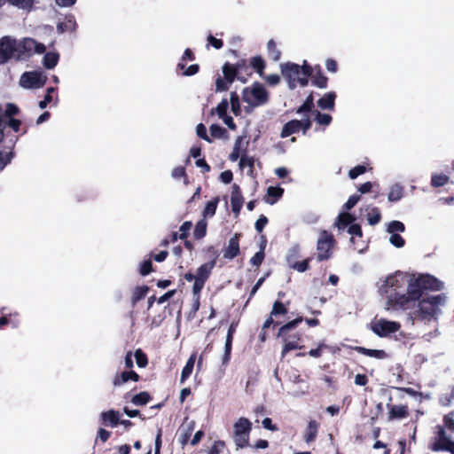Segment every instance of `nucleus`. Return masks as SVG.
<instances>
[{"mask_svg": "<svg viewBox=\"0 0 454 454\" xmlns=\"http://www.w3.org/2000/svg\"><path fill=\"white\" fill-rule=\"evenodd\" d=\"M335 93L328 92L325 94L317 102V105L322 109H329L333 110L334 108V100H335Z\"/></svg>", "mask_w": 454, "mask_h": 454, "instance_id": "dca6fc26", "label": "nucleus"}, {"mask_svg": "<svg viewBox=\"0 0 454 454\" xmlns=\"http://www.w3.org/2000/svg\"><path fill=\"white\" fill-rule=\"evenodd\" d=\"M195 427V422L194 421H190L189 423H187V425L185 426V432L184 434L182 435L181 439H180V442L181 444L184 445L187 443L193 429Z\"/></svg>", "mask_w": 454, "mask_h": 454, "instance_id": "4c0bfd02", "label": "nucleus"}, {"mask_svg": "<svg viewBox=\"0 0 454 454\" xmlns=\"http://www.w3.org/2000/svg\"><path fill=\"white\" fill-rule=\"evenodd\" d=\"M239 253V235L235 234L232 238L230 239L228 247H226L223 256L227 259H233Z\"/></svg>", "mask_w": 454, "mask_h": 454, "instance_id": "f8f14e48", "label": "nucleus"}, {"mask_svg": "<svg viewBox=\"0 0 454 454\" xmlns=\"http://www.w3.org/2000/svg\"><path fill=\"white\" fill-rule=\"evenodd\" d=\"M450 436L447 434L444 428L438 427V439L442 443H450Z\"/></svg>", "mask_w": 454, "mask_h": 454, "instance_id": "680f3d73", "label": "nucleus"}, {"mask_svg": "<svg viewBox=\"0 0 454 454\" xmlns=\"http://www.w3.org/2000/svg\"><path fill=\"white\" fill-rule=\"evenodd\" d=\"M446 300L447 297L443 294L421 295L407 310H410L409 315L414 321L424 324L436 322L446 304Z\"/></svg>", "mask_w": 454, "mask_h": 454, "instance_id": "7ed1b4c3", "label": "nucleus"}, {"mask_svg": "<svg viewBox=\"0 0 454 454\" xmlns=\"http://www.w3.org/2000/svg\"><path fill=\"white\" fill-rule=\"evenodd\" d=\"M280 71L290 90L295 89L298 85L307 86L309 78L312 74V68L306 60L301 66L293 62L283 63L280 65Z\"/></svg>", "mask_w": 454, "mask_h": 454, "instance_id": "20e7f679", "label": "nucleus"}, {"mask_svg": "<svg viewBox=\"0 0 454 454\" xmlns=\"http://www.w3.org/2000/svg\"><path fill=\"white\" fill-rule=\"evenodd\" d=\"M216 206H217V200L208 201L204 209V215L205 216L214 215L215 213V210H216Z\"/></svg>", "mask_w": 454, "mask_h": 454, "instance_id": "09e8293b", "label": "nucleus"}, {"mask_svg": "<svg viewBox=\"0 0 454 454\" xmlns=\"http://www.w3.org/2000/svg\"><path fill=\"white\" fill-rule=\"evenodd\" d=\"M335 239L330 232L322 231L317 241V257L318 261H325L332 257Z\"/></svg>", "mask_w": 454, "mask_h": 454, "instance_id": "423d86ee", "label": "nucleus"}, {"mask_svg": "<svg viewBox=\"0 0 454 454\" xmlns=\"http://www.w3.org/2000/svg\"><path fill=\"white\" fill-rule=\"evenodd\" d=\"M301 341V335L298 334L286 338L284 340V348L281 353V357H285V356L293 349H301L302 348Z\"/></svg>", "mask_w": 454, "mask_h": 454, "instance_id": "9b49d317", "label": "nucleus"}, {"mask_svg": "<svg viewBox=\"0 0 454 454\" xmlns=\"http://www.w3.org/2000/svg\"><path fill=\"white\" fill-rule=\"evenodd\" d=\"M19 113V108L17 106L8 103L5 105V108H3V114H4L5 117L11 119L13 115H16Z\"/></svg>", "mask_w": 454, "mask_h": 454, "instance_id": "a19ab883", "label": "nucleus"}, {"mask_svg": "<svg viewBox=\"0 0 454 454\" xmlns=\"http://www.w3.org/2000/svg\"><path fill=\"white\" fill-rule=\"evenodd\" d=\"M449 181V176L443 174H434L431 179V185L434 187H442Z\"/></svg>", "mask_w": 454, "mask_h": 454, "instance_id": "473e14b6", "label": "nucleus"}, {"mask_svg": "<svg viewBox=\"0 0 454 454\" xmlns=\"http://www.w3.org/2000/svg\"><path fill=\"white\" fill-rule=\"evenodd\" d=\"M264 259V252L263 248H262L259 252H257L250 260V262L254 266H259L262 264Z\"/></svg>", "mask_w": 454, "mask_h": 454, "instance_id": "13d9d810", "label": "nucleus"}, {"mask_svg": "<svg viewBox=\"0 0 454 454\" xmlns=\"http://www.w3.org/2000/svg\"><path fill=\"white\" fill-rule=\"evenodd\" d=\"M309 259H306L301 262H294L289 267L298 272H304L309 269Z\"/></svg>", "mask_w": 454, "mask_h": 454, "instance_id": "37998d69", "label": "nucleus"}, {"mask_svg": "<svg viewBox=\"0 0 454 454\" xmlns=\"http://www.w3.org/2000/svg\"><path fill=\"white\" fill-rule=\"evenodd\" d=\"M192 228V223L191 222H184L179 228V239H184L187 237L188 231Z\"/></svg>", "mask_w": 454, "mask_h": 454, "instance_id": "052dcab7", "label": "nucleus"}, {"mask_svg": "<svg viewBox=\"0 0 454 454\" xmlns=\"http://www.w3.org/2000/svg\"><path fill=\"white\" fill-rule=\"evenodd\" d=\"M401 325L398 322L384 318L374 319L370 324V329L380 337H387L399 331Z\"/></svg>", "mask_w": 454, "mask_h": 454, "instance_id": "6e6552de", "label": "nucleus"}, {"mask_svg": "<svg viewBox=\"0 0 454 454\" xmlns=\"http://www.w3.org/2000/svg\"><path fill=\"white\" fill-rule=\"evenodd\" d=\"M267 51L269 53L270 58L273 61H278L280 59L281 52L279 50H278L276 43L274 40H270L267 43Z\"/></svg>", "mask_w": 454, "mask_h": 454, "instance_id": "c756f323", "label": "nucleus"}, {"mask_svg": "<svg viewBox=\"0 0 454 454\" xmlns=\"http://www.w3.org/2000/svg\"><path fill=\"white\" fill-rule=\"evenodd\" d=\"M210 134L213 137L221 138L226 133V130L217 124H213L209 128Z\"/></svg>", "mask_w": 454, "mask_h": 454, "instance_id": "ea45409f", "label": "nucleus"}, {"mask_svg": "<svg viewBox=\"0 0 454 454\" xmlns=\"http://www.w3.org/2000/svg\"><path fill=\"white\" fill-rule=\"evenodd\" d=\"M242 99L247 104L245 107V111L250 114L255 107L264 106L268 103L269 92L262 84L254 82L243 90Z\"/></svg>", "mask_w": 454, "mask_h": 454, "instance_id": "39448f33", "label": "nucleus"}, {"mask_svg": "<svg viewBox=\"0 0 454 454\" xmlns=\"http://www.w3.org/2000/svg\"><path fill=\"white\" fill-rule=\"evenodd\" d=\"M405 231L404 224L399 221H391L387 224V231L389 234L401 233Z\"/></svg>", "mask_w": 454, "mask_h": 454, "instance_id": "2f4dec72", "label": "nucleus"}, {"mask_svg": "<svg viewBox=\"0 0 454 454\" xmlns=\"http://www.w3.org/2000/svg\"><path fill=\"white\" fill-rule=\"evenodd\" d=\"M348 232L352 236L350 241L353 242L354 237H362V230L358 224H351L348 226Z\"/></svg>", "mask_w": 454, "mask_h": 454, "instance_id": "3c124183", "label": "nucleus"}, {"mask_svg": "<svg viewBox=\"0 0 454 454\" xmlns=\"http://www.w3.org/2000/svg\"><path fill=\"white\" fill-rule=\"evenodd\" d=\"M224 446L223 442L218 441L214 443L208 451V454H220Z\"/></svg>", "mask_w": 454, "mask_h": 454, "instance_id": "774afa93", "label": "nucleus"}, {"mask_svg": "<svg viewBox=\"0 0 454 454\" xmlns=\"http://www.w3.org/2000/svg\"><path fill=\"white\" fill-rule=\"evenodd\" d=\"M299 256H300V246L297 244L292 246L288 249L286 256V260L288 266L293 264L294 262H297L296 260L299 258Z\"/></svg>", "mask_w": 454, "mask_h": 454, "instance_id": "bb28decb", "label": "nucleus"}, {"mask_svg": "<svg viewBox=\"0 0 454 454\" xmlns=\"http://www.w3.org/2000/svg\"><path fill=\"white\" fill-rule=\"evenodd\" d=\"M230 105L231 112L234 114V115L239 116L241 114V106L239 103V98L236 92L231 93Z\"/></svg>", "mask_w": 454, "mask_h": 454, "instance_id": "cd10ccee", "label": "nucleus"}, {"mask_svg": "<svg viewBox=\"0 0 454 454\" xmlns=\"http://www.w3.org/2000/svg\"><path fill=\"white\" fill-rule=\"evenodd\" d=\"M313 106V97L312 95H309L305 102L302 104V106H301L298 110H297V114H304V113H308L310 111L311 107Z\"/></svg>", "mask_w": 454, "mask_h": 454, "instance_id": "a18cd8bd", "label": "nucleus"}, {"mask_svg": "<svg viewBox=\"0 0 454 454\" xmlns=\"http://www.w3.org/2000/svg\"><path fill=\"white\" fill-rule=\"evenodd\" d=\"M252 65L254 68L256 70V72L262 76V70L264 68V62L262 58L255 57L252 60Z\"/></svg>", "mask_w": 454, "mask_h": 454, "instance_id": "864d4df0", "label": "nucleus"}, {"mask_svg": "<svg viewBox=\"0 0 454 454\" xmlns=\"http://www.w3.org/2000/svg\"><path fill=\"white\" fill-rule=\"evenodd\" d=\"M196 133H197L198 137H200V138H202L209 143L211 142V139L209 138V137L207 134V129L202 123H200L197 126Z\"/></svg>", "mask_w": 454, "mask_h": 454, "instance_id": "bf43d9fd", "label": "nucleus"}, {"mask_svg": "<svg viewBox=\"0 0 454 454\" xmlns=\"http://www.w3.org/2000/svg\"><path fill=\"white\" fill-rule=\"evenodd\" d=\"M215 264V261L213 260L211 262H206L202 264L196 272V278L200 279L203 281H207V279L209 278L212 270L214 269Z\"/></svg>", "mask_w": 454, "mask_h": 454, "instance_id": "4468645a", "label": "nucleus"}, {"mask_svg": "<svg viewBox=\"0 0 454 454\" xmlns=\"http://www.w3.org/2000/svg\"><path fill=\"white\" fill-rule=\"evenodd\" d=\"M301 129V123L298 120H293L288 121L281 131V137H286L292 134L298 132Z\"/></svg>", "mask_w": 454, "mask_h": 454, "instance_id": "a211bd4d", "label": "nucleus"}, {"mask_svg": "<svg viewBox=\"0 0 454 454\" xmlns=\"http://www.w3.org/2000/svg\"><path fill=\"white\" fill-rule=\"evenodd\" d=\"M355 218L349 213H341L336 219L335 226L339 230H344L348 225L350 226Z\"/></svg>", "mask_w": 454, "mask_h": 454, "instance_id": "aec40b11", "label": "nucleus"}, {"mask_svg": "<svg viewBox=\"0 0 454 454\" xmlns=\"http://www.w3.org/2000/svg\"><path fill=\"white\" fill-rule=\"evenodd\" d=\"M408 415L407 407L403 405H393L389 411L390 419H403Z\"/></svg>", "mask_w": 454, "mask_h": 454, "instance_id": "393cba45", "label": "nucleus"}, {"mask_svg": "<svg viewBox=\"0 0 454 454\" xmlns=\"http://www.w3.org/2000/svg\"><path fill=\"white\" fill-rule=\"evenodd\" d=\"M403 196V187L399 184H395L390 186L387 199L391 202L400 200Z\"/></svg>", "mask_w": 454, "mask_h": 454, "instance_id": "f3484780", "label": "nucleus"}, {"mask_svg": "<svg viewBox=\"0 0 454 454\" xmlns=\"http://www.w3.org/2000/svg\"><path fill=\"white\" fill-rule=\"evenodd\" d=\"M147 292L148 287L145 286L136 287L131 297L132 305L134 306L138 301L142 300L146 295Z\"/></svg>", "mask_w": 454, "mask_h": 454, "instance_id": "c85d7f7f", "label": "nucleus"}, {"mask_svg": "<svg viewBox=\"0 0 454 454\" xmlns=\"http://www.w3.org/2000/svg\"><path fill=\"white\" fill-rule=\"evenodd\" d=\"M196 361V354L193 353L189 357L188 361L186 362V364L183 368L182 373H181V382L184 383L186 379L190 377V375L192 372L194 364Z\"/></svg>", "mask_w": 454, "mask_h": 454, "instance_id": "4be33fe9", "label": "nucleus"}, {"mask_svg": "<svg viewBox=\"0 0 454 454\" xmlns=\"http://www.w3.org/2000/svg\"><path fill=\"white\" fill-rule=\"evenodd\" d=\"M121 414L119 411L110 410L101 413V419L106 426L115 427L120 422Z\"/></svg>", "mask_w": 454, "mask_h": 454, "instance_id": "ddd939ff", "label": "nucleus"}, {"mask_svg": "<svg viewBox=\"0 0 454 454\" xmlns=\"http://www.w3.org/2000/svg\"><path fill=\"white\" fill-rule=\"evenodd\" d=\"M263 79L271 86H276L280 82V77L278 74H269L263 76Z\"/></svg>", "mask_w": 454, "mask_h": 454, "instance_id": "338daca9", "label": "nucleus"}, {"mask_svg": "<svg viewBox=\"0 0 454 454\" xmlns=\"http://www.w3.org/2000/svg\"><path fill=\"white\" fill-rule=\"evenodd\" d=\"M252 428L251 422L246 418H240L234 425V441L238 447L244 448L248 445L249 434Z\"/></svg>", "mask_w": 454, "mask_h": 454, "instance_id": "0eeeda50", "label": "nucleus"}, {"mask_svg": "<svg viewBox=\"0 0 454 454\" xmlns=\"http://www.w3.org/2000/svg\"><path fill=\"white\" fill-rule=\"evenodd\" d=\"M284 190L279 187L270 186L267 190L268 198L266 199V202L268 204H274L278 199H279L283 194Z\"/></svg>", "mask_w": 454, "mask_h": 454, "instance_id": "5701e85b", "label": "nucleus"}, {"mask_svg": "<svg viewBox=\"0 0 454 454\" xmlns=\"http://www.w3.org/2000/svg\"><path fill=\"white\" fill-rule=\"evenodd\" d=\"M302 321V317H297L294 320H292L288 322L287 324L284 325L278 332V335L282 336L285 333H286L288 331L294 329Z\"/></svg>", "mask_w": 454, "mask_h": 454, "instance_id": "f704fd0d", "label": "nucleus"}, {"mask_svg": "<svg viewBox=\"0 0 454 454\" xmlns=\"http://www.w3.org/2000/svg\"><path fill=\"white\" fill-rule=\"evenodd\" d=\"M355 349L362 355L376 359H385L387 357L386 352L381 349H370L364 347H356Z\"/></svg>", "mask_w": 454, "mask_h": 454, "instance_id": "2eb2a0df", "label": "nucleus"}, {"mask_svg": "<svg viewBox=\"0 0 454 454\" xmlns=\"http://www.w3.org/2000/svg\"><path fill=\"white\" fill-rule=\"evenodd\" d=\"M47 80L43 71H32L24 73L20 80V84L26 89H37L43 87Z\"/></svg>", "mask_w": 454, "mask_h": 454, "instance_id": "1a4fd4ad", "label": "nucleus"}, {"mask_svg": "<svg viewBox=\"0 0 454 454\" xmlns=\"http://www.w3.org/2000/svg\"><path fill=\"white\" fill-rule=\"evenodd\" d=\"M138 378H139L138 374L133 371L124 372L121 373V376H118L114 379V385L120 386L129 380L137 381Z\"/></svg>", "mask_w": 454, "mask_h": 454, "instance_id": "412c9836", "label": "nucleus"}, {"mask_svg": "<svg viewBox=\"0 0 454 454\" xmlns=\"http://www.w3.org/2000/svg\"><path fill=\"white\" fill-rule=\"evenodd\" d=\"M231 84V83H229L225 78L223 79L221 77H218L215 82L216 91L227 90Z\"/></svg>", "mask_w": 454, "mask_h": 454, "instance_id": "4d7b16f0", "label": "nucleus"}, {"mask_svg": "<svg viewBox=\"0 0 454 454\" xmlns=\"http://www.w3.org/2000/svg\"><path fill=\"white\" fill-rule=\"evenodd\" d=\"M380 218H381V214H380V209L378 207L371 208V210L369 211V213L367 215V221H368L369 224H371V225L377 224L380 221Z\"/></svg>", "mask_w": 454, "mask_h": 454, "instance_id": "72a5a7b5", "label": "nucleus"}, {"mask_svg": "<svg viewBox=\"0 0 454 454\" xmlns=\"http://www.w3.org/2000/svg\"><path fill=\"white\" fill-rule=\"evenodd\" d=\"M316 121L320 125L327 126L332 121V116L327 114H322L317 111L316 114Z\"/></svg>", "mask_w": 454, "mask_h": 454, "instance_id": "c03bdc74", "label": "nucleus"}, {"mask_svg": "<svg viewBox=\"0 0 454 454\" xmlns=\"http://www.w3.org/2000/svg\"><path fill=\"white\" fill-rule=\"evenodd\" d=\"M206 234V223L203 222H200L197 223L194 230V237L196 239H201Z\"/></svg>", "mask_w": 454, "mask_h": 454, "instance_id": "6e6d98bb", "label": "nucleus"}, {"mask_svg": "<svg viewBox=\"0 0 454 454\" xmlns=\"http://www.w3.org/2000/svg\"><path fill=\"white\" fill-rule=\"evenodd\" d=\"M318 427L319 425L316 420H310L309 422L304 435L306 442L309 443L316 439Z\"/></svg>", "mask_w": 454, "mask_h": 454, "instance_id": "6ab92c4d", "label": "nucleus"}, {"mask_svg": "<svg viewBox=\"0 0 454 454\" xmlns=\"http://www.w3.org/2000/svg\"><path fill=\"white\" fill-rule=\"evenodd\" d=\"M223 73L224 78L228 81V82L232 83L237 75V69L230 64H225L223 67Z\"/></svg>", "mask_w": 454, "mask_h": 454, "instance_id": "7c9ffc66", "label": "nucleus"}, {"mask_svg": "<svg viewBox=\"0 0 454 454\" xmlns=\"http://www.w3.org/2000/svg\"><path fill=\"white\" fill-rule=\"evenodd\" d=\"M254 166V160L247 155H243L239 160V167L242 169L248 168V171L251 173Z\"/></svg>", "mask_w": 454, "mask_h": 454, "instance_id": "79ce46f5", "label": "nucleus"}, {"mask_svg": "<svg viewBox=\"0 0 454 454\" xmlns=\"http://www.w3.org/2000/svg\"><path fill=\"white\" fill-rule=\"evenodd\" d=\"M443 283L431 275H407L397 271L387 276L380 284V294L395 308L408 309L424 290H441Z\"/></svg>", "mask_w": 454, "mask_h": 454, "instance_id": "f257e3e1", "label": "nucleus"}, {"mask_svg": "<svg viewBox=\"0 0 454 454\" xmlns=\"http://www.w3.org/2000/svg\"><path fill=\"white\" fill-rule=\"evenodd\" d=\"M150 396L146 392H141L132 397V403L135 405H145L148 403Z\"/></svg>", "mask_w": 454, "mask_h": 454, "instance_id": "c9c22d12", "label": "nucleus"}, {"mask_svg": "<svg viewBox=\"0 0 454 454\" xmlns=\"http://www.w3.org/2000/svg\"><path fill=\"white\" fill-rule=\"evenodd\" d=\"M12 158V153H0V171L8 164Z\"/></svg>", "mask_w": 454, "mask_h": 454, "instance_id": "e2e57ef3", "label": "nucleus"}, {"mask_svg": "<svg viewBox=\"0 0 454 454\" xmlns=\"http://www.w3.org/2000/svg\"><path fill=\"white\" fill-rule=\"evenodd\" d=\"M359 200H360V197L358 195L350 196L349 199L348 200V201L344 204V208L346 210L351 209L352 207H354L356 206V204L358 202Z\"/></svg>", "mask_w": 454, "mask_h": 454, "instance_id": "69168bd1", "label": "nucleus"}, {"mask_svg": "<svg viewBox=\"0 0 454 454\" xmlns=\"http://www.w3.org/2000/svg\"><path fill=\"white\" fill-rule=\"evenodd\" d=\"M76 27V22L73 16L67 18L65 22H59L57 25V30L59 33H64L66 31H74Z\"/></svg>", "mask_w": 454, "mask_h": 454, "instance_id": "b1692460", "label": "nucleus"}, {"mask_svg": "<svg viewBox=\"0 0 454 454\" xmlns=\"http://www.w3.org/2000/svg\"><path fill=\"white\" fill-rule=\"evenodd\" d=\"M366 171V168L363 165H358L353 168L348 172V176L350 179H356L358 176L364 174Z\"/></svg>", "mask_w": 454, "mask_h": 454, "instance_id": "8fccbe9b", "label": "nucleus"}, {"mask_svg": "<svg viewBox=\"0 0 454 454\" xmlns=\"http://www.w3.org/2000/svg\"><path fill=\"white\" fill-rule=\"evenodd\" d=\"M268 223V219L265 215H261L257 221L255 222V230L258 231V232H261L262 231V230L264 229L265 225L267 224Z\"/></svg>", "mask_w": 454, "mask_h": 454, "instance_id": "0e129e2a", "label": "nucleus"}, {"mask_svg": "<svg viewBox=\"0 0 454 454\" xmlns=\"http://www.w3.org/2000/svg\"><path fill=\"white\" fill-rule=\"evenodd\" d=\"M244 203V198L239 185L233 184L231 195V204L233 213L238 215Z\"/></svg>", "mask_w": 454, "mask_h": 454, "instance_id": "9d476101", "label": "nucleus"}, {"mask_svg": "<svg viewBox=\"0 0 454 454\" xmlns=\"http://www.w3.org/2000/svg\"><path fill=\"white\" fill-rule=\"evenodd\" d=\"M45 46L32 38H24L17 41L10 36H4L0 40V64L9 59H25L35 53H43Z\"/></svg>", "mask_w": 454, "mask_h": 454, "instance_id": "f03ea898", "label": "nucleus"}, {"mask_svg": "<svg viewBox=\"0 0 454 454\" xmlns=\"http://www.w3.org/2000/svg\"><path fill=\"white\" fill-rule=\"evenodd\" d=\"M232 340L226 339L224 345V354L223 356V364H226L231 358Z\"/></svg>", "mask_w": 454, "mask_h": 454, "instance_id": "49530a36", "label": "nucleus"}, {"mask_svg": "<svg viewBox=\"0 0 454 454\" xmlns=\"http://www.w3.org/2000/svg\"><path fill=\"white\" fill-rule=\"evenodd\" d=\"M229 102L226 98H223L216 106L215 112L219 117L223 116L227 113Z\"/></svg>", "mask_w": 454, "mask_h": 454, "instance_id": "603ef678", "label": "nucleus"}, {"mask_svg": "<svg viewBox=\"0 0 454 454\" xmlns=\"http://www.w3.org/2000/svg\"><path fill=\"white\" fill-rule=\"evenodd\" d=\"M135 358L139 367H145L147 364V358L140 349L135 352Z\"/></svg>", "mask_w": 454, "mask_h": 454, "instance_id": "5fc2aeb1", "label": "nucleus"}, {"mask_svg": "<svg viewBox=\"0 0 454 454\" xmlns=\"http://www.w3.org/2000/svg\"><path fill=\"white\" fill-rule=\"evenodd\" d=\"M59 59V55L57 52H47L43 57V66L51 69L56 67Z\"/></svg>", "mask_w": 454, "mask_h": 454, "instance_id": "a878e982", "label": "nucleus"}, {"mask_svg": "<svg viewBox=\"0 0 454 454\" xmlns=\"http://www.w3.org/2000/svg\"><path fill=\"white\" fill-rule=\"evenodd\" d=\"M287 312L286 308L284 304L278 301H275L271 310V316L284 315Z\"/></svg>", "mask_w": 454, "mask_h": 454, "instance_id": "de8ad7c7", "label": "nucleus"}, {"mask_svg": "<svg viewBox=\"0 0 454 454\" xmlns=\"http://www.w3.org/2000/svg\"><path fill=\"white\" fill-rule=\"evenodd\" d=\"M177 69L179 70H184L183 72V75L185 76H191L198 73L199 71V66L197 64L192 65L189 67L185 68L184 64L182 62L178 63Z\"/></svg>", "mask_w": 454, "mask_h": 454, "instance_id": "e433bc0d", "label": "nucleus"}, {"mask_svg": "<svg viewBox=\"0 0 454 454\" xmlns=\"http://www.w3.org/2000/svg\"><path fill=\"white\" fill-rule=\"evenodd\" d=\"M388 241L390 244H392L394 247H395L397 248L403 247L405 244L404 239L400 236L399 233L390 234V237L388 238Z\"/></svg>", "mask_w": 454, "mask_h": 454, "instance_id": "58836bf2", "label": "nucleus"}]
</instances>
